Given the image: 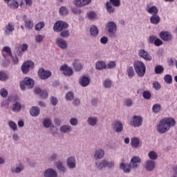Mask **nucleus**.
I'll use <instances>...</instances> for the list:
<instances>
[{"label": "nucleus", "instance_id": "51", "mask_svg": "<svg viewBox=\"0 0 177 177\" xmlns=\"http://www.w3.org/2000/svg\"><path fill=\"white\" fill-rule=\"evenodd\" d=\"M124 104L127 106V107H132L133 101L131 98H127L124 100Z\"/></svg>", "mask_w": 177, "mask_h": 177}, {"label": "nucleus", "instance_id": "29", "mask_svg": "<svg viewBox=\"0 0 177 177\" xmlns=\"http://www.w3.org/2000/svg\"><path fill=\"white\" fill-rule=\"evenodd\" d=\"M35 93H36V95H40L41 97L43 99H46L48 96V91L46 90L42 91L39 88H35Z\"/></svg>", "mask_w": 177, "mask_h": 177}, {"label": "nucleus", "instance_id": "28", "mask_svg": "<svg viewBox=\"0 0 177 177\" xmlns=\"http://www.w3.org/2000/svg\"><path fill=\"white\" fill-rule=\"evenodd\" d=\"M99 122V119L95 116L88 117L87 119V124L90 125V127H96L97 123Z\"/></svg>", "mask_w": 177, "mask_h": 177}, {"label": "nucleus", "instance_id": "9", "mask_svg": "<svg viewBox=\"0 0 177 177\" xmlns=\"http://www.w3.org/2000/svg\"><path fill=\"white\" fill-rule=\"evenodd\" d=\"M144 168L148 172H153L156 169V162L154 160H147L144 165Z\"/></svg>", "mask_w": 177, "mask_h": 177}, {"label": "nucleus", "instance_id": "56", "mask_svg": "<svg viewBox=\"0 0 177 177\" xmlns=\"http://www.w3.org/2000/svg\"><path fill=\"white\" fill-rule=\"evenodd\" d=\"M43 125L45 128H49L52 125V120L50 119H45L43 122Z\"/></svg>", "mask_w": 177, "mask_h": 177}, {"label": "nucleus", "instance_id": "41", "mask_svg": "<svg viewBox=\"0 0 177 177\" xmlns=\"http://www.w3.org/2000/svg\"><path fill=\"white\" fill-rule=\"evenodd\" d=\"M127 73L129 78H133V77H135V69H133V66H127Z\"/></svg>", "mask_w": 177, "mask_h": 177}, {"label": "nucleus", "instance_id": "8", "mask_svg": "<svg viewBox=\"0 0 177 177\" xmlns=\"http://www.w3.org/2000/svg\"><path fill=\"white\" fill-rule=\"evenodd\" d=\"M66 165L68 169H75L77 168V159L74 156H69L66 159Z\"/></svg>", "mask_w": 177, "mask_h": 177}, {"label": "nucleus", "instance_id": "1", "mask_svg": "<svg viewBox=\"0 0 177 177\" xmlns=\"http://www.w3.org/2000/svg\"><path fill=\"white\" fill-rule=\"evenodd\" d=\"M176 125V121L173 118H164L161 119L156 126L157 132L160 134L167 133Z\"/></svg>", "mask_w": 177, "mask_h": 177}, {"label": "nucleus", "instance_id": "60", "mask_svg": "<svg viewBox=\"0 0 177 177\" xmlns=\"http://www.w3.org/2000/svg\"><path fill=\"white\" fill-rule=\"evenodd\" d=\"M8 79V75L4 72L0 71V81H6Z\"/></svg>", "mask_w": 177, "mask_h": 177}, {"label": "nucleus", "instance_id": "63", "mask_svg": "<svg viewBox=\"0 0 177 177\" xmlns=\"http://www.w3.org/2000/svg\"><path fill=\"white\" fill-rule=\"evenodd\" d=\"M115 62L111 61L106 64V68H114L115 67Z\"/></svg>", "mask_w": 177, "mask_h": 177}, {"label": "nucleus", "instance_id": "15", "mask_svg": "<svg viewBox=\"0 0 177 177\" xmlns=\"http://www.w3.org/2000/svg\"><path fill=\"white\" fill-rule=\"evenodd\" d=\"M5 35H10L15 31V24L13 22H8L7 25L5 26L4 28Z\"/></svg>", "mask_w": 177, "mask_h": 177}, {"label": "nucleus", "instance_id": "48", "mask_svg": "<svg viewBox=\"0 0 177 177\" xmlns=\"http://www.w3.org/2000/svg\"><path fill=\"white\" fill-rule=\"evenodd\" d=\"M97 15H96V12L91 11L87 13V17L88 20H95Z\"/></svg>", "mask_w": 177, "mask_h": 177}, {"label": "nucleus", "instance_id": "59", "mask_svg": "<svg viewBox=\"0 0 177 177\" xmlns=\"http://www.w3.org/2000/svg\"><path fill=\"white\" fill-rule=\"evenodd\" d=\"M153 88L156 89V91H160V89H161V84L160 82L155 81L153 82Z\"/></svg>", "mask_w": 177, "mask_h": 177}, {"label": "nucleus", "instance_id": "2", "mask_svg": "<svg viewBox=\"0 0 177 177\" xmlns=\"http://www.w3.org/2000/svg\"><path fill=\"white\" fill-rule=\"evenodd\" d=\"M133 67L136 74L139 77H145L146 74V66L142 61H136L133 63Z\"/></svg>", "mask_w": 177, "mask_h": 177}, {"label": "nucleus", "instance_id": "54", "mask_svg": "<svg viewBox=\"0 0 177 177\" xmlns=\"http://www.w3.org/2000/svg\"><path fill=\"white\" fill-rule=\"evenodd\" d=\"M66 99L68 101L73 100L74 99V93L72 91H68L66 94Z\"/></svg>", "mask_w": 177, "mask_h": 177}, {"label": "nucleus", "instance_id": "7", "mask_svg": "<svg viewBox=\"0 0 177 177\" xmlns=\"http://www.w3.org/2000/svg\"><path fill=\"white\" fill-rule=\"evenodd\" d=\"M142 159L139 156H133L130 160V165L133 169H138L140 166Z\"/></svg>", "mask_w": 177, "mask_h": 177}, {"label": "nucleus", "instance_id": "50", "mask_svg": "<svg viewBox=\"0 0 177 177\" xmlns=\"http://www.w3.org/2000/svg\"><path fill=\"white\" fill-rule=\"evenodd\" d=\"M59 13L62 16H66V15H68V10L67 8L62 6L59 8Z\"/></svg>", "mask_w": 177, "mask_h": 177}, {"label": "nucleus", "instance_id": "37", "mask_svg": "<svg viewBox=\"0 0 177 177\" xmlns=\"http://www.w3.org/2000/svg\"><path fill=\"white\" fill-rule=\"evenodd\" d=\"M148 158H149V160H151L152 161H156L158 158V153L155 151H150L148 153Z\"/></svg>", "mask_w": 177, "mask_h": 177}, {"label": "nucleus", "instance_id": "40", "mask_svg": "<svg viewBox=\"0 0 177 177\" xmlns=\"http://www.w3.org/2000/svg\"><path fill=\"white\" fill-rule=\"evenodd\" d=\"M160 16H158L157 14L153 15L150 17L151 24L157 25L158 23H160Z\"/></svg>", "mask_w": 177, "mask_h": 177}, {"label": "nucleus", "instance_id": "17", "mask_svg": "<svg viewBox=\"0 0 177 177\" xmlns=\"http://www.w3.org/2000/svg\"><path fill=\"white\" fill-rule=\"evenodd\" d=\"M59 70L60 71H63V74L67 77H71L73 75V68L66 64L62 66Z\"/></svg>", "mask_w": 177, "mask_h": 177}, {"label": "nucleus", "instance_id": "10", "mask_svg": "<svg viewBox=\"0 0 177 177\" xmlns=\"http://www.w3.org/2000/svg\"><path fill=\"white\" fill-rule=\"evenodd\" d=\"M25 168L26 167H24V165H23V163H19L17 164L15 166H12L10 167V171L12 174H21V172L24 171Z\"/></svg>", "mask_w": 177, "mask_h": 177}, {"label": "nucleus", "instance_id": "43", "mask_svg": "<svg viewBox=\"0 0 177 177\" xmlns=\"http://www.w3.org/2000/svg\"><path fill=\"white\" fill-rule=\"evenodd\" d=\"M20 110H21V104H20V102H15L13 105H12V111H14V113H19V111H20Z\"/></svg>", "mask_w": 177, "mask_h": 177}, {"label": "nucleus", "instance_id": "55", "mask_svg": "<svg viewBox=\"0 0 177 177\" xmlns=\"http://www.w3.org/2000/svg\"><path fill=\"white\" fill-rule=\"evenodd\" d=\"M60 36L62 37V38H68V37H70V31L67 30H61Z\"/></svg>", "mask_w": 177, "mask_h": 177}, {"label": "nucleus", "instance_id": "14", "mask_svg": "<svg viewBox=\"0 0 177 177\" xmlns=\"http://www.w3.org/2000/svg\"><path fill=\"white\" fill-rule=\"evenodd\" d=\"M106 154V152L104 151V149L102 148H99L97 149H95L93 153V158L94 160H102L103 157H104V155Z\"/></svg>", "mask_w": 177, "mask_h": 177}, {"label": "nucleus", "instance_id": "57", "mask_svg": "<svg viewBox=\"0 0 177 177\" xmlns=\"http://www.w3.org/2000/svg\"><path fill=\"white\" fill-rule=\"evenodd\" d=\"M8 125L12 131H17V124L13 121H9L8 122Z\"/></svg>", "mask_w": 177, "mask_h": 177}, {"label": "nucleus", "instance_id": "12", "mask_svg": "<svg viewBox=\"0 0 177 177\" xmlns=\"http://www.w3.org/2000/svg\"><path fill=\"white\" fill-rule=\"evenodd\" d=\"M3 1L5 3L7 4V6L10 9H17L19 6H21V8H23V3H19V2H17L16 1H12V0H3Z\"/></svg>", "mask_w": 177, "mask_h": 177}, {"label": "nucleus", "instance_id": "47", "mask_svg": "<svg viewBox=\"0 0 177 177\" xmlns=\"http://www.w3.org/2000/svg\"><path fill=\"white\" fill-rule=\"evenodd\" d=\"M155 73L156 74H162V73H164V67H162V66L161 65H157L155 67Z\"/></svg>", "mask_w": 177, "mask_h": 177}, {"label": "nucleus", "instance_id": "19", "mask_svg": "<svg viewBox=\"0 0 177 177\" xmlns=\"http://www.w3.org/2000/svg\"><path fill=\"white\" fill-rule=\"evenodd\" d=\"M113 129L117 133H121L124 130V126L122 125V122L119 120L113 122L112 124Z\"/></svg>", "mask_w": 177, "mask_h": 177}, {"label": "nucleus", "instance_id": "31", "mask_svg": "<svg viewBox=\"0 0 177 177\" xmlns=\"http://www.w3.org/2000/svg\"><path fill=\"white\" fill-rule=\"evenodd\" d=\"M73 66L75 71H81V70H82V64H81L78 59L73 61Z\"/></svg>", "mask_w": 177, "mask_h": 177}, {"label": "nucleus", "instance_id": "62", "mask_svg": "<svg viewBox=\"0 0 177 177\" xmlns=\"http://www.w3.org/2000/svg\"><path fill=\"white\" fill-rule=\"evenodd\" d=\"M0 95L2 96V97H6V96H8V90L3 88H1L0 90Z\"/></svg>", "mask_w": 177, "mask_h": 177}, {"label": "nucleus", "instance_id": "53", "mask_svg": "<svg viewBox=\"0 0 177 177\" xmlns=\"http://www.w3.org/2000/svg\"><path fill=\"white\" fill-rule=\"evenodd\" d=\"M115 162L113 160L108 161L105 160V167L106 168H114Z\"/></svg>", "mask_w": 177, "mask_h": 177}, {"label": "nucleus", "instance_id": "33", "mask_svg": "<svg viewBox=\"0 0 177 177\" xmlns=\"http://www.w3.org/2000/svg\"><path fill=\"white\" fill-rule=\"evenodd\" d=\"M95 165L97 169H98L100 171H102V169H103V168H106L105 160H103L102 161L96 160L95 162Z\"/></svg>", "mask_w": 177, "mask_h": 177}, {"label": "nucleus", "instance_id": "34", "mask_svg": "<svg viewBox=\"0 0 177 177\" xmlns=\"http://www.w3.org/2000/svg\"><path fill=\"white\" fill-rule=\"evenodd\" d=\"M3 56L6 59L8 56L12 57V50L9 46H5L3 48Z\"/></svg>", "mask_w": 177, "mask_h": 177}, {"label": "nucleus", "instance_id": "49", "mask_svg": "<svg viewBox=\"0 0 177 177\" xmlns=\"http://www.w3.org/2000/svg\"><path fill=\"white\" fill-rule=\"evenodd\" d=\"M44 35H37L35 37V41L37 44H41V42H43L44 41Z\"/></svg>", "mask_w": 177, "mask_h": 177}, {"label": "nucleus", "instance_id": "58", "mask_svg": "<svg viewBox=\"0 0 177 177\" xmlns=\"http://www.w3.org/2000/svg\"><path fill=\"white\" fill-rule=\"evenodd\" d=\"M142 97L146 100H150V99H151V94L149 91H144L142 93Z\"/></svg>", "mask_w": 177, "mask_h": 177}, {"label": "nucleus", "instance_id": "6", "mask_svg": "<svg viewBox=\"0 0 177 177\" xmlns=\"http://www.w3.org/2000/svg\"><path fill=\"white\" fill-rule=\"evenodd\" d=\"M142 124H143V118L139 115H134L130 122V125L134 128L141 127Z\"/></svg>", "mask_w": 177, "mask_h": 177}, {"label": "nucleus", "instance_id": "32", "mask_svg": "<svg viewBox=\"0 0 177 177\" xmlns=\"http://www.w3.org/2000/svg\"><path fill=\"white\" fill-rule=\"evenodd\" d=\"M40 112L41 110L38 108V106H33L30 111V114L32 115V117H38Z\"/></svg>", "mask_w": 177, "mask_h": 177}, {"label": "nucleus", "instance_id": "30", "mask_svg": "<svg viewBox=\"0 0 177 177\" xmlns=\"http://www.w3.org/2000/svg\"><path fill=\"white\" fill-rule=\"evenodd\" d=\"M105 8L106 10L107 13L109 15H113L115 12V8L109 1H106L105 3Z\"/></svg>", "mask_w": 177, "mask_h": 177}, {"label": "nucleus", "instance_id": "46", "mask_svg": "<svg viewBox=\"0 0 177 177\" xmlns=\"http://www.w3.org/2000/svg\"><path fill=\"white\" fill-rule=\"evenodd\" d=\"M109 2L111 3L114 8H120V6H121V0H109Z\"/></svg>", "mask_w": 177, "mask_h": 177}, {"label": "nucleus", "instance_id": "11", "mask_svg": "<svg viewBox=\"0 0 177 177\" xmlns=\"http://www.w3.org/2000/svg\"><path fill=\"white\" fill-rule=\"evenodd\" d=\"M32 68H34V62L32 61H26L21 66V70L24 74H27Z\"/></svg>", "mask_w": 177, "mask_h": 177}, {"label": "nucleus", "instance_id": "21", "mask_svg": "<svg viewBox=\"0 0 177 177\" xmlns=\"http://www.w3.org/2000/svg\"><path fill=\"white\" fill-rule=\"evenodd\" d=\"M120 169H122L124 172V174H130L131 169H133L132 167L131 166L130 163H120Z\"/></svg>", "mask_w": 177, "mask_h": 177}, {"label": "nucleus", "instance_id": "5", "mask_svg": "<svg viewBox=\"0 0 177 177\" xmlns=\"http://www.w3.org/2000/svg\"><path fill=\"white\" fill-rule=\"evenodd\" d=\"M66 28H68V24L62 20L57 21L53 26V30L55 32H60V31H63Z\"/></svg>", "mask_w": 177, "mask_h": 177}, {"label": "nucleus", "instance_id": "23", "mask_svg": "<svg viewBox=\"0 0 177 177\" xmlns=\"http://www.w3.org/2000/svg\"><path fill=\"white\" fill-rule=\"evenodd\" d=\"M79 84H80L81 86H83L84 88H85V86H88V85L91 84V77L86 75L82 76L79 81Z\"/></svg>", "mask_w": 177, "mask_h": 177}, {"label": "nucleus", "instance_id": "3", "mask_svg": "<svg viewBox=\"0 0 177 177\" xmlns=\"http://www.w3.org/2000/svg\"><path fill=\"white\" fill-rule=\"evenodd\" d=\"M105 30L111 38H115V34H117V24L113 21H109Z\"/></svg>", "mask_w": 177, "mask_h": 177}, {"label": "nucleus", "instance_id": "64", "mask_svg": "<svg viewBox=\"0 0 177 177\" xmlns=\"http://www.w3.org/2000/svg\"><path fill=\"white\" fill-rule=\"evenodd\" d=\"M171 177H177V166L173 167L172 176Z\"/></svg>", "mask_w": 177, "mask_h": 177}, {"label": "nucleus", "instance_id": "4", "mask_svg": "<svg viewBox=\"0 0 177 177\" xmlns=\"http://www.w3.org/2000/svg\"><path fill=\"white\" fill-rule=\"evenodd\" d=\"M34 87V80L30 77H26L23 81L20 82V88L22 91H26V89H31Z\"/></svg>", "mask_w": 177, "mask_h": 177}, {"label": "nucleus", "instance_id": "44", "mask_svg": "<svg viewBox=\"0 0 177 177\" xmlns=\"http://www.w3.org/2000/svg\"><path fill=\"white\" fill-rule=\"evenodd\" d=\"M44 27H45V22L40 21L35 25V30L36 31H41Z\"/></svg>", "mask_w": 177, "mask_h": 177}, {"label": "nucleus", "instance_id": "61", "mask_svg": "<svg viewBox=\"0 0 177 177\" xmlns=\"http://www.w3.org/2000/svg\"><path fill=\"white\" fill-rule=\"evenodd\" d=\"M164 80L167 84L172 83V76H171V75H166L164 77Z\"/></svg>", "mask_w": 177, "mask_h": 177}, {"label": "nucleus", "instance_id": "38", "mask_svg": "<svg viewBox=\"0 0 177 177\" xmlns=\"http://www.w3.org/2000/svg\"><path fill=\"white\" fill-rule=\"evenodd\" d=\"M146 10L147 12H148V13L152 15V16L158 13V10L157 9V7L154 6L151 7L147 6Z\"/></svg>", "mask_w": 177, "mask_h": 177}, {"label": "nucleus", "instance_id": "42", "mask_svg": "<svg viewBox=\"0 0 177 177\" xmlns=\"http://www.w3.org/2000/svg\"><path fill=\"white\" fill-rule=\"evenodd\" d=\"M104 88H106V89H110L113 85V82L110 80V79H106L102 82Z\"/></svg>", "mask_w": 177, "mask_h": 177}, {"label": "nucleus", "instance_id": "26", "mask_svg": "<svg viewBox=\"0 0 177 177\" xmlns=\"http://www.w3.org/2000/svg\"><path fill=\"white\" fill-rule=\"evenodd\" d=\"M57 45H58L59 48L61 49H67L68 44L67 41L62 38H57L56 39Z\"/></svg>", "mask_w": 177, "mask_h": 177}, {"label": "nucleus", "instance_id": "27", "mask_svg": "<svg viewBox=\"0 0 177 177\" xmlns=\"http://www.w3.org/2000/svg\"><path fill=\"white\" fill-rule=\"evenodd\" d=\"M160 37L163 41H171L172 39V35L167 31L160 32Z\"/></svg>", "mask_w": 177, "mask_h": 177}, {"label": "nucleus", "instance_id": "24", "mask_svg": "<svg viewBox=\"0 0 177 177\" xmlns=\"http://www.w3.org/2000/svg\"><path fill=\"white\" fill-rule=\"evenodd\" d=\"M23 20L24 21V26L28 30H32L34 27V22L32 20L27 19V15L23 16Z\"/></svg>", "mask_w": 177, "mask_h": 177}, {"label": "nucleus", "instance_id": "35", "mask_svg": "<svg viewBox=\"0 0 177 177\" xmlns=\"http://www.w3.org/2000/svg\"><path fill=\"white\" fill-rule=\"evenodd\" d=\"M57 169L59 171V172H62L64 174L66 172V167H64V165H63V162L62 160H58L56 164Z\"/></svg>", "mask_w": 177, "mask_h": 177}, {"label": "nucleus", "instance_id": "39", "mask_svg": "<svg viewBox=\"0 0 177 177\" xmlns=\"http://www.w3.org/2000/svg\"><path fill=\"white\" fill-rule=\"evenodd\" d=\"M95 68L96 70H104L106 68V62L103 61H98L95 64Z\"/></svg>", "mask_w": 177, "mask_h": 177}, {"label": "nucleus", "instance_id": "13", "mask_svg": "<svg viewBox=\"0 0 177 177\" xmlns=\"http://www.w3.org/2000/svg\"><path fill=\"white\" fill-rule=\"evenodd\" d=\"M38 75L41 80H48L52 75V72L45 71L44 68H40L38 71Z\"/></svg>", "mask_w": 177, "mask_h": 177}, {"label": "nucleus", "instance_id": "36", "mask_svg": "<svg viewBox=\"0 0 177 177\" xmlns=\"http://www.w3.org/2000/svg\"><path fill=\"white\" fill-rule=\"evenodd\" d=\"M90 34L91 37H93L94 38L95 37H97L99 35V29L97 28L96 26L93 25L90 28Z\"/></svg>", "mask_w": 177, "mask_h": 177}, {"label": "nucleus", "instance_id": "52", "mask_svg": "<svg viewBox=\"0 0 177 177\" xmlns=\"http://www.w3.org/2000/svg\"><path fill=\"white\" fill-rule=\"evenodd\" d=\"M69 123L72 127H77V125H78V119L76 118H72L70 119Z\"/></svg>", "mask_w": 177, "mask_h": 177}, {"label": "nucleus", "instance_id": "22", "mask_svg": "<svg viewBox=\"0 0 177 177\" xmlns=\"http://www.w3.org/2000/svg\"><path fill=\"white\" fill-rule=\"evenodd\" d=\"M92 2V0H75L74 5L77 8H84V6H86V5H89Z\"/></svg>", "mask_w": 177, "mask_h": 177}, {"label": "nucleus", "instance_id": "16", "mask_svg": "<svg viewBox=\"0 0 177 177\" xmlns=\"http://www.w3.org/2000/svg\"><path fill=\"white\" fill-rule=\"evenodd\" d=\"M138 56H140V57H142V59H144V60H147V62H151V60H152V59H153L151 55L143 49L139 50Z\"/></svg>", "mask_w": 177, "mask_h": 177}, {"label": "nucleus", "instance_id": "45", "mask_svg": "<svg viewBox=\"0 0 177 177\" xmlns=\"http://www.w3.org/2000/svg\"><path fill=\"white\" fill-rule=\"evenodd\" d=\"M152 111L157 114V113H160L161 111V105L160 104H156L152 106Z\"/></svg>", "mask_w": 177, "mask_h": 177}, {"label": "nucleus", "instance_id": "20", "mask_svg": "<svg viewBox=\"0 0 177 177\" xmlns=\"http://www.w3.org/2000/svg\"><path fill=\"white\" fill-rule=\"evenodd\" d=\"M60 133H71L73 132V126L70 124H63L59 127Z\"/></svg>", "mask_w": 177, "mask_h": 177}, {"label": "nucleus", "instance_id": "25", "mask_svg": "<svg viewBox=\"0 0 177 177\" xmlns=\"http://www.w3.org/2000/svg\"><path fill=\"white\" fill-rule=\"evenodd\" d=\"M131 145L134 149H140L142 147V142L138 138H133L131 140Z\"/></svg>", "mask_w": 177, "mask_h": 177}, {"label": "nucleus", "instance_id": "18", "mask_svg": "<svg viewBox=\"0 0 177 177\" xmlns=\"http://www.w3.org/2000/svg\"><path fill=\"white\" fill-rule=\"evenodd\" d=\"M44 177H58L57 171L53 168L46 169L44 172Z\"/></svg>", "mask_w": 177, "mask_h": 177}]
</instances>
